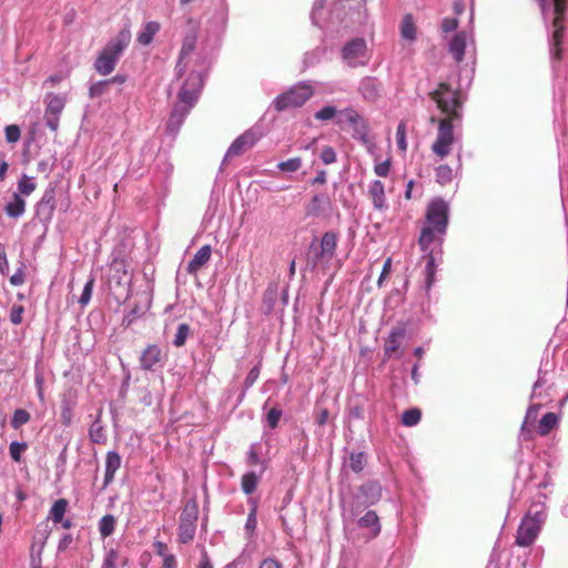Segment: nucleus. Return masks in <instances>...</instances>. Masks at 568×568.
I'll use <instances>...</instances> for the list:
<instances>
[{
  "instance_id": "obj_40",
  "label": "nucleus",
  "mask_w": 568,
  "mask_h": 568,
  "mask_svg": "<svg viewBox=\"0 0 568 568\" xmlns=\"http://www.w3.org/2000/svg\"><path fill=\"white\" fill-rule=\"evenodd\" d=\"M396 144L400 151L405 152L407 150L406 124L404 121H400L396 128Z\"/></svg>"
},
{
  "instance_id": "obj_21",
  "label": "nucleus",
  "mask_w": 568,
  "mask_h": 568,
  "mask_svg": "<svg viewBox=\"0 0 568 568\" xmlns=\"http://www.w3.org/2000/svg\"><path fill=\"white\" fill-rule=\"evenodd\" d=\"M161 26L156 21H149L143 24L142 29L136 36V41L141 45H148L152 42L154 36L160 31Z\"/></svg>"
},
{
  "instance_id": "obj_56",
  "label": "nucleus",
  "mask_w": 568,
  "mask_h": 568,
  "mask_svg": "<svg viewBox=\"0 0 568 568\" xmlns=\"http://www.w3.org/2000/svg\"><path fill=\"white\" fill-rule=\"evenodd\" d=\"M59 118H60V114H45L44 113L45 124L52 131H57L58 130V128H59Z\"/></svg>"
},
{
  "instance_id": "obj_63",
  "label": "nucleus",
  "mask_w": 568,
  "mask_h": 568,
  "mask_svg": "<svg viewBox=\"0 0 568 568\" xmlns=\"http://www.w3.org/2000/svg\"><path fill=\"white\" fill-rule=\"evenodd\" d=\"M258 568H282V566L277 560L273 558H266L260 564Z\"/></svg>"
},
{
  "instance_id": "obj_35",
  "label": "nucleus",
  "mask_w": 568,
  "mask_h": 568,
  "mask_svg": "<svg viewBox=\"0 0 568 568\" xmlns=\"http://www.w3.org/2000/svg\"><path fill=\"white\" fill-rule=\"evenodd\" d=\"M436 182L440 185H446L453 180V169L448 164H439L435 169Z\"/></svg>"
},
{
  "instance_id": "obj_18",
  "label": "nucleus",
  "mask_w": 568,
  "mask_h": 568,
  "mask_svg": "<svg viewBox=\"0 0 568 568\" xmlns=\"http://www.w3.org/2000/svg\"><path fill=\"white\" fill-rule=\"evenodd\" d=\"M404 335L405 329L403 327H396L390 331L386 342H384V356L386 358L393 357L394 354L399 349Z\"/></svg>"
},
{
  "instance_id": "obj_3",
  "label": "nucleus",
  "mask_w": 568,
  "mask_h": 568,
  "mask_svg": "<svg viewBox=\"0 0 568 568\" xmlns=\"http://www.w3.org/2000/svg\"><path fill=\"white\" fill-rule=\"evenodd\" d=\"M449 207L443 199H434L426 206L425 223L420 230L418 244L427 253L430 244L443 242L448 227Z\"/></svg>"
},
{
  "instance_id": "obj_47",
  "label": "nucleus",
  "mask_w": 568,
  "mask_h": 568,
  "mask_svg": "<svg viewBox=\"0 0 568 568\" xmlns=\"http://www.w3.org/2000/svg\"><path fill=\"white\" fill-rule=\"evenodd\" d=\"M119 554L115 549H109L103 558L101 568H116Z\"/></svg>"
},
{
  "instance_id": "obj_28",
  "label": "nucleus",
  "mask_w": 568,
  "mask_h": 568,
  "mask_svg": "<svg viewBox=\"0 0 568 568\" xmlns=\"http://www.w3.org/2000/svg\"><path fill=\"white\" fill-rule=\"evenodd\" d=\"M261 479V475L254 471H247L242 476L241 488L244 494L251 495L255 491L257 484Z\"/></svg>"
},
{
  "instance_id": "obj_12",
  "label": "nucleus",
  "mask_w": 568,
  "mask_h": 568,
  "mask_svg": "<svg viewBox=\"0 0 568 568\" xmlns=\"http://www.w3.org/2000/svg\"><path fill=\"white\" fill-rule=\"evenodd\" d=\"M77 405L78 394L74 389L68 388L60 395V422L64 427L72 424Z\"/></svg>"
},
{
  "instance_id": "obj_59",
  "label": "nucleus",
  "mask_w": 568,
  "mask_h": 568,
  "mask_svg": "<svg viewBox=\"0 0 568 568\" xmlns=\"http://www.w3.org/2000/svg\"><path fill=\"white\" fill-rule=\"evenodd\" d=\"M153 547H154L155 554L158 556H160L161 558H163L170 554L168 550L166 544H164L163 541H159V540L154 541Z\"/></svg>"
},
{
  "instance_id": "obj_48",
  "label": "nucleus",
  "mask_w": 568,
  "mask_h": 568,
  "mask_svg": "<svg viewBox=\"0 0 568 568\" xmlns=\"http://www.w3.org/2000/svg\"><path fill=\"white\" fill-rule=\"evenodd\" d=\"M362 490L365 494H369L372 503L377 500V499H379L381 496H382V488L377 484L365 485V486L362 487Z\"/></svg>"
},
{
  "instance_id": "obj_37",
  "label": "nucleus",
  "mask_w": 568,
  "mask_h": 568,
  "mask_svg": "<svg viewBox=\"0 0 568 568\" xmlns=\"http://www.w3.org/2000/svg\"><path fill=\"white\" fill-rule=\"evenodd\" d=\"M366 465V456L362 452L352 453L349 455L348 466L353 471L359 473Z\"/></svg>"
},
{
  "instance_id": "obj_14",
  "label": "nucleus",
  "mask_w": 568,
  "mask_h": 568,
  "mask_svg": "<svg viewBox=\"0 0 568 568\" xmlns=\"http://www.w3.org/2000/svg\"><path fill=\"white\" fill-rule=\"evenodd\" d=\"M55 210L54 190H47L37 204V215L43 221H50Z\"/></svg>"
},
{
  "instance_id": "obj_45",
  "label": "nucleus",
  "mask_w": 568,
  "mask_h": 568,
  "mask_svg": "<svg viewBox=\"0 0 568 568\" xmlns=\"http://www.w3.org/2000/svg\"><path fill=\"white\" fill-rule=\"evenodd\" d=\"M6 140L9 143H16L20 140L21 131L16 124H10L4 128Z\"/></svg>"
},
{
  "instance_id": "obj_60",
  "label": "nucleus",
  "mask_w": 568,
  "mask_h": 568,
  "mask_svg": "<svg viewBox=\"0 0 568 568\" xmlns=\"http://www.w3.org/2000/svg\"><path fill=\"white\" fill-rule=\"evenodd\" d=\"M162 568H176L178 567V560L173 554H169L168 556L163 557Z\"/></svg>"
},
{
  "instance_id": "obj_39",
  "label": "nucleus",
  "mask_w": 568,
  "mask_h": 568,
  "mask_svg": "<svg viewBox=\"0 0 568 568\" xmlns=\"http://www.w3.org/2000/svg\"><path fill=\"white\" fill-rule=\"evenodd\" d=\"M110 81L101 80L90 85L89 93L91 98H98L108 92Z\"/></svg>"
},
{
  "instance_id": "obj_10",
  "label": "nucleus",
  "mask_w": 568,
  "mask_h": 568,
  "mask_svg": "<svg viewBox=\"0 0 568 568\" xmlns=\"http://www.w3.org/2000/svg\"><path fill=\"white\" fill-rule=\"evenodd\" d=\"M541 526V519L537 515H527L521 520L515 539V544L519 547L530 546L537 538Z\"/></svg>"
},
{
  "instance_id": "obj_23",
  "label": "nucleus",
  "mask_w": 568,
  "mask_h": 568,
  "mask_svg": "<svg viewBox=\"0 0 568 568\" xmlns=\"http://www.w3.org/2000/svg\"><path fill=\"white\" fill-rule=\"evenodd\" d=\"M4 211L10 217H20L26 211L24 199L20 194L14 193L12 199L6 204Z\"/></svg>"
},
{
  "instance_id": "obj_31",
  "label": "nucleus",
  "mask_w": 568,
  "mask_h": 568,
  "mask_svg": "<svg viewBox=\"0 0 568 568\" xmlns=\"http://www.w3.org/2000/svg\"><path fill=\"white\" fill-rule=\"evenodd\" d=\"M424 258L426 261V267H425L426 290H429L430 286L435 282V273H436L435 257L432 252H428L424 255Z\"/></svg>"
},
{
  "instance_id": "obj_52",
  "label": "nucleus",
  "mask_w": 568,
  "mask_h": 568,
  "mask_svg": "<svg viewBox=\"0 0 568 568\" xmlns=\"http://www.w3.org/2000/svg\"><path fill=\"white\" fill-rule=\"evenodd\" d=\"M257 444H252L248 452H247V464L251 466H255L262 463L257 450H256Z\"/></svg>"
},
{
  "instance_id": "obj_7",
  "label": "nucleus",
  "mask_w": 568,
  "mask_h": 568,
  "mask_svg": "<svg viewBox=\"0 0 568 568\" xmlns=\"http://www.w3.org/2000/svg\"><path fill=\"white\" fill-rule=\"evenodd\" d=\"M313 94V89L306 82L294 85L286 92L280 94L273 105L277 111H283L303 105Z\"/></svg>"
},
{
  "instance_id": "obj_53",
  "label": "nucleus",
  "mask_w": 568,
  "mask_h": 568,
  "mask_svg": "<svg viewBox=\"0 0 568 568\" xmlns=\"http://www.w3.org/2000/svg\"><path fill=\"white\" fill-rule=\"evenodd\" d=\"M389 168H390V162L388 160H386L381 163H377L375 165L374 171H375L376 175H378L381 178H387V175L389 173Z\"/></svg>"
},
{
  "instance_id": "obj_16",
  "label": "nucleus",
  "mask_w": 568,
  "mask_h": 568,
  "mask_svg": "<svg viewBox=\"0 0 568 568\" xmlns=\"http://www.w3.org/2000/svg\"><path fill=\"white\" fill-rule=\"evenodd\" d=\"M212 255V247L210 245H203L187 263L186 271L192 275H196L197 272L210 261Z\"/></svg>"
},
{
  "instance_id": "obj_2",
  "label": "nucleus",
  "mask_w": 568,
  "mask_h": 568,
  "mask_svg": "<svg viewBox=\"0 0 568 568\" xmlns=\"http://www.w3.org/2000/svg\"><path fill=\"white\" fill-rule=\"evenodd\" d=\"M203 87V74L201 71L191 70L183 80L178 93V102L174 104L170 114L166 130L171 134H176L183 124L186 115L195 105Z\"/></svg>"
},
{
  "instance_id": "obj_36",
  "label": "nucleus",
  "mask_w": 568,
  "mask_h": 568,
  "mask_svg": "<svg viewBox=\"0 0 568 568\" xmlns=\"http://www.w3.org/2000/svg\"><path fill=\"white\" fill-rule=\"evenodd\" d=\"M422 419V410L418 408H410L402 414V424L405 426H415Z\"/></svg>"
},
{
  "instance_id": "obj_25",
  "label": "nucleus",
  "mask_w": 568,
  "mask_h": 568,
  "mask_svg": "<svg viewBox=\"0 0 568 568\" xmlns=\"http://www.w3.org/2000/svg\"><path fill=\"white\" fill-rule=\"evenodd\" d=\"M558 425V415L556 413H546L539 420L537 430L541 437L548 436Z\"/></svg>"
},
{
  "instance_id": "obj_30",
  "label": "nucleus",
  "mask_w": 568,
  "mask_h": 568,
  "mask_svg": "<svg viewBox=\"0 0 568 568\" xmlns=\"http://www.w3.org/2000/svg\"><path fill=\"white\" fill-rule=\"evenodd\" d=\"M67 507H68V501L65 499L61 498V499L55 500L50 509V513H49L50 519L54 524H59L60 521H62L64 514L67 511Z\"/></svg>"
},
{
  "instance_id": "obj_50",
  "label": "nucleus",
  "mask_w": 568,
  "mask_h": 568,
  "mask_svg": "<svg viewBox=\"0 0 568 568\" xmlns=\"http://www.w3.org/2000/svg\"><path fill=\"white\" fill-rule=\"evenodd\" d=\"M111 270L119 275V282L128 276L124 261L114 260L111 264Z\"/></svg>"
},
{
  "instance_id": "obj_11",
  "label": "nucleus",
  "mask_w": 568,
  "mask_h": 568,
  "mask_svg": "<svg viewBox=\"0 0 568 568\" xmlns=\"http://www.w3.org/2000/svg\"><path fill=\"white\" fill-rule=\"evenodd\" d=\"M334 120L339 128L348 125H356L361 120V115L353 108H345L337 110L333 105L322 106V121Z\"/></svg>"
},
{
  "instance_id": "obj_15",
  "label": "nucleus",
  "mask_w": 568,
  "mask_h": 568,
  "mask_svg": "<svg viewBox=\"0 0 568 568\" xmlns=\"http://www.w3.org/2000/svg\"><path fill=\"white\" fill-rule=\"evenodd\" d=\"M162 361V351L155 345H149L140 356V365L141 368L145 371H152L159 365Z\"/></svg>"
},
{
  "instance_id": "obj_34",
  "label": "nucleus",
  "mask_w": 568,
  "mask_h": 568,
  "mask_svg": "<svg viewBox=\"0 0 568 568\" xmlns=\"http://www.w3.org/2000/svg\"><path fill=\"white\" fill-rule=\"evenodd\" d=\"M359 90L363 97L368 100H374L378 95L376 82L372 78L362 80Z\"/></svg>"
},
{
  "instance_id": "obj_26",
  "label": "nucleus",
  "mask_w": 568,
  "mask_h": 568,
  "mask_svg": "<svg viewBox=\"0 0 568 568\" xmlns=\"http://www.w3.org/2000/svg\"><path fill=\"white\" fill-rule=\"evenodd\" d=\"M358 525L362 528L371 529L373 536H377L381 531L378 515L374 510H368L359 519Z\"/></svg>"
},
{
  "instance_id": "obj_62",
  "label": "nucleus",
  "mask_w": 568,
  "mask_h": 568,
  "mask_svg": "<svg viewBox=\"0 0 568 568\" xmlns=\"http://www.w3.org/2000/svg\"><path fill=\"white\" fill-rule=\"evenodd\" d=\"M390 266H392V257H386V262H384L383 272L378 280V285H382L383 282L385 281V278L387 277V275L389 274Z\"/></svg>"
},
{
  "instance_id": "obj_17",
  "label": "nucleus",
  "mask_w": 568,
  "mask_h": 568,
  "mask_svg": "<svg viewBox=\"0 0 568 568\" xmlns=\"http://www.w3.org/2000/svg\"><path fill=\"white\" fill-rule=\"evenodd\" d=\"M122 458L121 456L114 452L110 450L105 456V473H104V483L103 486H109L113 480L115 473L121 467Z\"/></svg>"
},
{
  "instance_id": "obj_55",
  "label": "nucleus",
  "mask_w": 568,
  "mask_h": 568,
  "mask_svg": "<svg viewBox=\"0 0 568 568\" xmlns=\"http://www.w3.org/2000/svg\"><path fill=\"white\" fill-rule=\"evenodd\" d=\"M322 161L324 163H333L336 161V152L331 146H325L322 149Z\"/></svg>"
},
{
  "instance_id": "obj_4",
  "label": "nucleus",
  "mask_w": 568,
  "mask_h": 568,
  "mask_svg": "<svg viewBox=\"0 0 568 568\" xmlns=\"http://www.w3.org/2000/svg\"><path fill=\"white\" fill-rule=\"evenodd\" d=\"M131 41V31L123 28L118 34L111 39L98 55L94 62V70L101 75H109L115 69V65L128 48Z\"/></svg>"
},
{
  "instance_id": "obj_22",
  "label": "nucleus",
  "mask_w": 568,
  "mask_h": 568,
  "mask_svg": "<svg viewBox=\"0 0 568 568\" xmlns=\"http://www.w3.org/2000/svg\"><path fill=\"white\" fill-rule=\"evenodd\" d=\"M101 414L102 410L100 409L89 428V438L93 444H104L106 442V434L100 419Z\"/></svg>"
},
{
  "instance_id": "obj_5",
  "label": "nucleus",
  "mask_w": 568,
  "mask_h": 568,
  "mask_svg": "<svg viewBox=\"0 0 568 568\" xmlns=\"http://www.w3.org/2000/svg\"><path fill=\"white\" fill-rule=\"evenodd\" d=\"M199 27L200 23L196 20L191 18L187 19L180 55L175 65V74L178 79H181L189 69V55L193 52L195 48L197 41Z\"/></svg>"
},
{
  "instance_id": "obj_8",
  "label": "nucleus",
  "mask_w": 568,
  "mask_h": 568,
  "mask_svg": "<svg viewBox=\"0 0 568 568\" xmlns=\"http://www.w3.org/2000/svg\"><path fill=\"white\" fill-rule=\"evenodd\" d=\"M545 0H541L544 3ZM555 3V19L552 21L554 32L551 36V52L555 59L561 58V42L564 36V19L566 12V0H554Z\"/></svg>"
},
{
  "instance_id": "obj_58",
  "label": "nucleus",
  "mask_w": 568,
  "mask_h": 568,
  "mask_svg": "<svg viewBox=\"0 0 568 568\" xmlns=\"http://www.w3.org/2000/svg\"><path fill=\"white\" fill-rule=\"evenodd\" d=\"M10 283L13 286H19L24 283V272L21 267L18 268L17 272L10 277Z\"/></svg>"
},
{
  "instance_id": "obj_64",
  "label": "nucleus",
  "mask_w": 568,
  "mask_h": 568,
  "mask_svg": "<svg viewBox=\"0 0 568 568\" xmlns=\"http://www.w3.org/2000/svg\"><path fill=\"white\" fill-rule=\"evenodd\" d=\"M199 568H213V565H212L206 551H203V554H202V557H201V560L199 564Z\"/></svg>"
},
{
  "instance_id": "obj_6",
  "label": "nucleus",
  "mask_w": 568,
  "mask_h": 568,
  "mask_svg": "<svg viewBox=\"0 0 568 568\" xmlns=\"http://www.w3.org/2000/svg\"><path fill=\"white\" fill-rule=\"evenodd\" d=\"M199 519V506L194 498L189 499L180 515L178 528V539L181 544H190L196 532V523Z\"/></svg>"
},
{
  "instance_id": "obj_38",
  "label": "nucleus",
  "mask_w": 568,
  "mask_h": 568,
  "mask_svg": "<svg viewBox=\"0 0 568 568\" xmlns=\"http://www.w3.org/2000/svg\"><path fill=\"white\" fill-rule=\"evenodd\" d=\"M36 190V183L32 178L23 175L18 182V191L22 195H30Z\"/></svg>"
},
{
  "instance_id": "obj_24",
  "label": "nucleus",
  "mask_w": 568,
  "mask_h": 568,
  "mask_svg": "<svg viewBox=\"0 0 568 568\" xmlns=\"http://www.w3.org/2000/svg\"><path fill=\"white\" fill-rule=\"evenodd\" d=\"M44 102L47 104L45 114H61L65 105L64 98L54 93H48Z\"/></svg>"
},
{
  "instance_id": "obj_9",
  "label": "nucleus",
  "mask_w": 568,
  "mask_h": 568,
  "mask_svg": "<svg viewBox=\"0 0 568 568\" xmlns=\"http://www.w3.org/2000/svg\"><path fill=\"white\" fill-rule=\"evenodd\" d=\"M342 59L349 67L365 65L368 62L367 45L363 38H354L342 49Z\"/></svg>"
},
{
  "instance_id": "obj_57",
  "label": "nucleus",
  "mask_w": 568,
  "mask_h": 568,
  "mask_svg": "<svg viewBox=\"0 0 568 568\" xmlns=\"http://www.w3.org/2000/svg\"><path fill=\"white\" fill-rule=\"evenodd\" d=\"M9 270V262L7 258L6 247L0 243V272L2 274L7 273Z\"/></svg>"
},
{
  "instance_id": "obj_29",
  "label": "nucleus",
  "mask_w": 568,
  "mask_h": 568,
  "mask_svg": "<svg viewBox=\"0 0 568 568\" xmlns=\"http://www.w3.org/2000/svg\"><path fill=\"white\" fill-rule=\"evenodd\" d=\"M400 34L403 39H407L408 41H414V39H416V26L410 13L405 14L403 18Z\"/></svg>"
},
{
  "instance_id": "obj_61",
  "label": "nucleus",
  "mask_w": 568,
  "mask_h": 568,
  "mask_svg": "<svg viewBox=\"0 0 568 568\" xmlns=\"http://www.w3.org/2000/svg\"><path fill=\"white\" fill-rule=\"evenodd\" d=\"M73 538H72V535L71 534H65L61 537V539L59 540V544H58V550L59 551H63L65 550L70 544L72 542Z\"/></svg>"
},
{
  "instance_id": "obj_44",
  "label": "nucleus",
  "mask_w": 568,
  "mask_h": 568,
  "mask_svg": "<svg viewBox=\"0 0 568 568\" xmlns=\"http://www.w3.org/2000/svg\"><path fill=\"white\" fill-rule=\"evenodd\" d=\"M27 449L26 443L12 442L9 446L10 457L14 462H20L22 453Z\"/></svg>"
},
{
  "instance_id": "obj_1",
  "label": "nucleus",
  "mask_w": 568,
  "mask_h": 568,
  "mask_svg": "<svg viewBox=\"0 0 568 568\" xmlns=\"http://www.w3.org/2000/svg\"><path fill=\"white\" fill-rule=\"evenodd\" d=\"M428 97L444 114L440 119L430 118V121L437 124V134L430 150L436 156L444 159L450 154L456 141L454 128L455 123L463 119L464 95L460 90H454L448 82H440Z\"/></svg>"
},
{
  "instance_id": "obj_49",
  "label": "nucleus",
  "mask_w": 568,
  "mask_h": 568,
  "mask_svg": "<svg viewBox=\"0 0 568 568\" xmlns=\"http://www.w3.org/2000/svg\"><path fill=\"white\" fill-rule=\"evenodd\" d=\"M257 525L256 519V505L254 504L253 508L251 509L246 523H245V530L251 535L254 532Z\"/></svg>"
},
{
  "instance_id": "obj_43",
  "label": "nucleus",
  "mask_w": 568,
  "mask_h": 568,
  "mask_svg": "<svg viewBox=\"0 0 568 568\" xmlns=\"http://www.w3.org/2000/svg\"><path fill=\"white\" fill-rule=\"evenodd\" d=\"M93 285H94V277L91 276L88 280V282L85 283V285L83 287V291H82V294H81V296L79 298V303L82 306H85L90 302L91 296H92Z\"/></svg>"
},
{
  "instance_id": "obj_46",
  "label": "nucleus",
  "mask_w": 568,
  "mask_h": 568,
  "mask_svg": "<svg viewBox=\"0 0 568 568\" xmlns=\"http://www.w3.org/2000/svg\"><path fill=\"white\" fill-rule=\"evenodd\" d=\"M282 417V410L280 408L273 407L266 414V423L270 428L274 429L277 427L278 422Z\"/></svg>"
},
{
  "instance_id": "obj_51",
  "label": "nucleus",
  "mask_w": 568,
  "mask_h": 568,
  "mask_svg": "<svg viewBox=\"0 0 568 568\" xmlns=\"http://www.w3.org/2000/svg\"><path fill=\"white\" fill-rule=\"evenodd\" d=\"M24 312V308L22 305H13L10 311V321L18 325L22 322V314Z\"/></svg>"
},
{
  "instance_id": "obj_27",
  "label": "nucleus",
  "mask_w": 568,
  "mask_h": 568,
  "mask_svg": "<svg viewBox=\"0 0 568 568\" xmlns=\"http://www.w3.org/2000/svg\"><path fill=\"white\" fill-rule=\"evenodd\" d=\"M337 246V235L333 232H327L322 236V258L333 257Z\"/></svg>"
},
{
  "instance_id": "obj_54",
  "label": "nucleus",
  "mask_w": 568,
  "mask_h": 568,
  "mask_svg": "<svg viewBox=\"0 0 568 568\" xmlns=\"http://www.w3.org/2000/svg\"><path fill=\"white\" fill-rule=\"evenodd\" d=\"M459 26V21L456 18H445L442 22V30L444 32H450L455 29H457Z\"/></svg>"
},
{
  "instance_id": "obj_42",
  "label": "nucleus",
  "mask_w": 568,
  "mask_h": 568,
  "mask_svg": "<svg viewBox=\"0 0 568 568\" xmlns=\"http://www.w3.org/2000/svg\"><path fill=\"white\" fill-rule=\"evenodd\" d=\"M302 166L300 158H292L277 164V168L283 172H296Z\"/></svg>"
},
{
  "instance_id": "obj_19",
  "label": "nucleus",
  "mask_w": 568,
  "mask_h": 568,
  "mask_svg": "<svg viewBox=\"0 0 568 568\" xmlns=\"http://www.w3.org/2000/svg\"><path fill=\"white\" fill-rule=\"evenodd\" d=\"M467 47L466 32H457L449 43V52L454 55L457 62H462L465 57V50Z\"/></svg>"
},
{
  "instance_id": "obj_20",
  "label": "nucleus",
  "mask_w": 568,
  "mask_h": 568,
  "mask_svg": "<svg viewBox=\"0 0 568 568\" xmlns=\"http://www.w3.org/2000/svg\"><path fill=\"white\" fill-rule=\"evenodd\" d=\"M368 195L376 209L383 210L387 206L385 199V185L382 181H374L368 190Z\"/></svg>"
},
{
  "instance_id": "obj_33",
  "label": "nucleus",
  "mask_w": 568,
  "mask_h": 568,
  "mask_svg": "<svg viewBox=\"0 0 568 568\" xmlns=\"http://www.w3.org/2000/svg\"><path fill=\"white\" fill-rule=\"evenodd\" d=\"M191 335V327L186 323H181L176 327V333L174 335V338L172 341V344L175 347H182L185 345L186 339Z\"/></svg>"
},
{
  "instance_id": "obj_13",
  "label": "nucleus",
  "mask_w": 568,
  "mask_h": 568,
  "mask_svg": "<svg viewBox=\"0 0 568 568\" xmlns=\"http://www.w3.org/2000/svg\"><path fill=\"white\" fill-rule=\"evenodd\" d=\"M260 139V135L253 131L247 130L242 135H240L237 139L234 140V142L230 145L225 156L224 161L227 159L239 156L242 153H244L246 150L251 149Z\"/></svg>"
},
{
  "instance_id": "obj_32",
  "label": "nucleus",
  "mask_w": 568,
  "mask_h": 568,
  "mask_svg": "<svg viewBox=\"0 0 568 568\" xmlns=\"http://www.w3.org/2000/svg\"><path fill=\"white\" fill-rule=\"evenodd\" d=\"M114 529L115 518L113 515H104L99 520V532L103 538L111 536L114 532Z\"/></svg>"
},
{
  "instance_id": "obj_41",
  "label": "nucleus",
  "mask_w": 568,
  "mask_h": 568,
  "mask_svg": "<svg viewBox=\"0 0 568 568\" xmlns=\"http://www.w3.org/2000/svg\"><path fill=\"white\" fill-rule=\"evenodd\" d=\"M30 420V414L24 409H17L13 413L11 425L13 428H19Z\"/></svg>"
}]
</instances>
